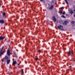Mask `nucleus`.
<instances>
[{
  "instance_id": "9b49d317",
  "label": "nucleus",
  "mask_w": 75,
  "mask_h": 75,
  "mask_svg": "<svg viewBox=\"0 0 75 75\" xmlns=\"http://www.w3.org/2000/svg\"><path fill=\"white\" fill-rule=\"evenodd\" d=\"M16 64H17V62L16 61H15L13 62V65H16Z\"/></svg>"
},
{
  "instance_id": "2eb2a0df",
  "label": "nucleus",
  "mask_w": 75,
  "mask_h": 75,
  "mask_svg": "<svg viewBox=\"0 0 75 75\" xmlns=\"http://www.w3.org/2000/svg\"><path fill=\"white\" fill-rule=\"evenodd\" d=\"M5 59H8V57H7V56L5 57Z\"/></svg>"
},
{
  "instance_id": "f257e3e1",
  "label": "nucleus",
  "mask_w": 75,
  "mask_h": 75,
  "mask_svg": "<svg viewBox=\"0 0 75 75\" xmlns=\"http://www.w3.org/2000/svg\"><path fill=\"white\" fill-rule=\"evenodd\" d=\"M58 28H59L60 30H64V29L63 28V26L60 25L59 26H58Z\"/></svg>"
},
{
  "instance_id": "bb28decb",
  "label": "nucleus",
  "mask_w": 75,
  "mask_h": 75,
  "mask_svg": "<svg viewBox=\"0 0 75 75\" xmlns=\"http://www.w3.org/2000/svg\"><path fill=\"white\" fill-rule=\"evenodd\" d=\"M16 58H17V56L16 55Z\"/></svg>"
},
{
  "instance_id": "f3484780",
  "label": "nucleus",
  "mask_w": 75,
  "mask_h": 75,
  "mask_svg": "<svg viewBox=\"0 0 75 75\" xmlns=\"http://www.w3.org/2000/svg\"><path fill=\"white\" fill-rule=\"evenodd\" d=\"M22 72V74H24V72L23 71V69H21Z\"/></svg>"
},
{
  "instance_id": "5701e85b",
  "label": "nucleus",
  "mask_w": 75,
  "mask_h": 75,
  "mask_svg": "<svg viewBox=\"0 0 75 75\" xmlns=\"http://www.w3.org/2000/svg\"><path fill=\"white\" fill-rule=\"evenodd\" d=\"M38 52H41V51H40V50H38Z\"/></svg>"
},
{
  "instance_id": "c756f323",
  "label": "nucleus",
  "mask_w": 75,
  "mask_h": 75,
  "mask_svg": "<svg viewBox=\"0 0 75 75\" xmlns=\"http://www.w3.org/2000/svg\"><path fill=\"white\" fill-rule=\"evenodd\" d=\"M66 16H68V14H66Z\"/></svg>"
},
{
  "instance_id": "423d86ee",
  "label": "nucleus",
  "mask_w": 75,
  "mask_h": 75,
  "mask_svg": "<svg viewBox=\"0 0 75 75\" xmlns=\"http://www.w3.org/2000/svg\"><path fill=\"white\" fill-rule=\"evenodd\" d=\"M70 55H72L73 54V52L72 51H69V52L68 53Z\"/></svg>"
},
{
  "instance_id": "0eeeda50",
  "label": "nucleus",
  "mask_w": 75,
  "mask_h": 75,
  "mask_svg": "<svg viewBox=\"0 0 75 75\" xmlns=\"http://www.w3.org/2000/svg\"><path fill=\"white\" fill-rule=\"evenodd\" d=\"M71 24L72 26H74V25H75V22L74 21L71 22Z\"/></svg>"
},
{
  "instance_id": "4be33fe9",
  "label": "nucleus",
  "mask_w": 75,
  "mask_h": 75,
  "mask_svg": "<svg viewBox=\"0 0 75 75\" xmlns=\"http://www.w3.org/2000/svg\"><path fill=\"white\" fill-rule=\"evenodd\" d=\"M38 58H35V60H38Z\"/></svg>"
},
{
  "instance_id": "b1692460",
  "label": "nucleus",
  "mask_w": 75,
  "mask_h": 75,
  "mask_svg": "<svg viewBox=\"0 0 75 75\" xmlns=\"http://www.w3.org/2000/svg\"><path fill=\"white\" fill-rule=\"evenodd\" d=\"M40 1H43V0H40Z\"/></svg>"
},
{
  "instance_id": "7ed1b4c3",
  "label": "nucleus",
  "mask_w": 75,
  "mask_h": 75,
  "mask_svg": "<svg viewBox=\"0 0 75 75\" xmlns=\"http://www.w3.org/2000/svg\"><path fill=\"white\" fill-rule=\"evenodd\" d=\"M7 54L8 56H10L11 53H10V49H8L7 52Z\"/></svg>"
},
{
  "instance_id": "6e6552de",
  "label": "nucleus",
  "mask_w": 75,
  "mask_h": 75,
  "mask_svg": "<svg viewBox=\"0 0 75 75\" xmlns=\"http://www.w3.org/2000/svg\"><path fill=\"white\" fill-rule=\"evenodd\" d=\"M10 59H7V64H8L10 63Z\"/></svg>"
},
{
  "instance_id": "c85d7f7f",
  "label": "nucleus",
  "mask_w": 75,
  "mask_h": 75,
  "mask_svg": "<svg viewBox=\"0 0 75 75\" xmlns=\"http://www.w3.org/2000/svg\"><path fill=\"white\" fill-rule=\"evenodd\" d=\"M74 17H75V15H74Z\"/></svg>"
},
{
  "instance_id": "6ab92c4d",
  "label": "nucleus",
  "mask_w": 75,
  "mask_h": 75,
  "mask_svg": "<svg viewBox=\"0 0 75 75\" xmlns=\"http://www.w3.org/2000/svg\"><path fill=\"white\" fill-rule=\"evenodd\" d=\"M6 14V13H3V16H5V15Z\"/></svg>"
},
{
  "instance_id": "f03ea898",
  "label": "nucleus",
  "mask_w": 75,
  "mask_h": 75,
  "mask_svg": "<svg viewBox=\"0 0 75 75\" xmlns=\"http://www.w3.org/2000/svg\"><path fill=\"white\" fill-rule=\"evenodd\" d=\"M4 48V47H2V48L1 49H0V57H1L3 54V49Z\"/></svg>"
},
{
  "instance_id": "412c9836",
  "label": "nucleus",
  "mask_w": 75,
  "mask_h": 75,
  "mask_svg": "<svg viewBox=\"0 0 75 75\" xmlns=\"http://www.w3.org/2000/svg\"><path fill=\"white\" fill-rule=\"evenodd\" d=\"M59 12L60 13V14H62V12L61 11H59Z\"/></svg>"
},
{
  "instance_id": "f8f14e48",
  "label": "nucleus",
  "mask_w": 75,
  "mask_h": 75,
  "mask_svg": "<svg viewBox=\"0 0 75 75\" xmlns=\"http://www.w3.org/2000/svg\"><path fill=\"white\" fill-rule=\"evenodd\" d=\"M53 6H51V7L50 8V10H52V9H53Z\"/></svg>"
},
{
  "instance_id": "20e7f679",
  "label": "nucleus",
  "mask_w": 75,
  "mask_h": 75,
  "mask_svg": "<svg viewBox=\"0 0 75 75\" xmlns=\"http://www.w3.org/2000/svg\"><path fill=\"white\" fill-rule=\"evenodd\" d=\"M52 19L54 21V22H56V21H57V20H56V18H55V17L53 16L52 17Z\"/></svg>"
},
{
  "instance_id": "aec40b11",
  "label": "nucleus",
  "mask_w": 75,
  "mask_h": 75,
  "mask_svg": "<svg viewBox=\"0 0 75 75\" xmlns=\"http://www.w3.org/2000/svg\"><path fill=\"white\" fill-rule=\"evenodd\" d=\"M63 14H65V12H64L63 13Z\"/></svg>"
},
{
  "instance_id": "393cba45",
  "label": "nucleus",
  "mask_w": 75,
  "mask_h": 75,
  "mask_svg": "<svg viewBox=\"0 0 75 75\" xmlns=\"http://www.w3.org/2000/svg\"><path fill=\"white\" fill-rule=\"evenodd\" d=\"M20 64V63H19V64H18V65H19Z\"/></svg>"
},
{
  "instance_id": "a878e982",
  "label": "nucleus",
  "mask_w": 75,
  "mask_h": 75,
  "mask_svg": "<svg viewBox=\"0 0 75 75\" xmlns=\"http://www.w3.org/2000/svg\"><path fill=\"white\" fill-rule=\"evenodd\" d=\"M73 7H74V8H75V6H73Z\"/></svg>"
},
{
  "instance_id": "a211bd4d",
  "label": "nucleus",
  "mask_w": 75,
  "mask_h": 75,
  "mask_svg": "<svg viewBox=\"0 0 75 75\" xmlns=\"http://www.w3.org/2000/svg\"><path fill=\"white\" fill-rule=\"evenodd\" d=\"M60 8L61 10H62V9L64 8V7H62Z\"/></svg>"
},
{
  "instance_id": "cd10ccee",
  "label": "nucleus",
  "mask_w": 75,
  "mask_h": 75,
  "mask_svg": "<svg viewBox=\"0 0 75 75\" xmlns=\"http://www.w3.org/2000/svg\"><path fill=\"white\" fill-rule=\"evenodd\" d=\"M73 11H75V9Z\"/></svg>"
},
{
  "instance_id": "dca6fc26",
  "label": "nucleus",
  "mask_w": 75,
  "mask_h": 75,
  "mask_svg": "<svg viewBox=\"0 0 75 75\" xmlns=\"http://www.w3.org/2000/svg\"><path fill=\"white\" fill-rule=\"evenodd\" d=\"M66 2V4H68V1H67V0H65Z\"/></svg>"
},
{
  "instance_id": "ddd939ff",
  "label": "nucleus",
  "mask_w": 75,
  "mask_h": 75,
  "mask_svg": "<svg viewBox=\"0 0 75 75\" xmlns=\"http://www.w3.org/2000/svg\"><path fill=\"white\" fill-rule=\"evenodd\" d=\"M70 13L71 14V15H72V14L74 12H73V11L72 10H71V11H70Z\"/></svg>"
},
{
  "instance_id": "4468645a",
  "label": "nucleus",
  "mask_w": 75,
  "mask_h": 75,
  "mask_svg": "<svg viewBox=\"0 0 75 75\" xmlns=\"http://www.w3.org/2000/svg\"><path fill=\"white\" fill-rule=\"evenodd\" d=\"M61 17H62L63 18H65V16H64V15H62L61 16Z\"/></svg>"
},
{
  "instance_id": "7c9ffc66",
  "label": "nucleus",
  "mask_w": 75,
  "mask_h": 75,
  "mask_svg": "<svg viewBox=\"0 0 75 75\" xmlns=\"http://www.w3.org/2000/svg\"><path fill=\"white\" fill-rule=\"evenodd\" d=\"M0 6H1V5L0 4Z\"/></svg>"
},
{
  "instance_id": "9d476101",
  "label": "nucleus",
  "mask_w": 75,
  "mask_h": 75,
  "mask_svg": "<svg viewBox=\"0 0 75 75\" xmlns=\"http://www.w3.org/2000/svg\"><path fill=\"white\" fill-rule=\"evenodd\" d=\"M4 40V38L2 36H0V40Z\"/></svg>"
},
{
  "instance_id": "1a4fd4ad",
  "label": "nucleus",
  "mask_w": 75,
  "mask_h": 75,
  "mask_svg": "<svg viewBox=\"0 0 75 75\" xmlns=\"http://www.w3.org/2000/svg\"><path fill=\"white\" fill-rule=\"evenodd\" d=\"M0 23H1V24H3V23H4V21L3 20H0Z\"/></svg>"
},
{
  "instance_id": "39448f33",
  "label": "nucleus",
  "mask_w": 75,
  "mask_h": 75,
  "mask_svg": "<svg viewBox=\"0 0 75 75\" xmlns=\"http://www.w3.org/2000/svg\"><path fill=\"white\" fill-rule=\"evenodd\" d=\"M68 23V21H65L63 23V24L64 25H67V24Z\"/></svg>"
}]
</instances>
